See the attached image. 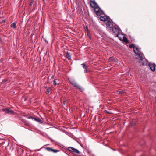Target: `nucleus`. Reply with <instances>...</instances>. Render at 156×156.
<instances>
[{
  "mask_svg": "<svg viewBox=\"0 0 156 156\" xmlns=\"http://www.w3.org/2000/svg\"><path fill=\"white\" fill-rule=\"evenodd\" d=\"M94 11L96 14L98 16H100L102 14L103 11L98 6H96L94 8Z\"/></svg>",
  "mask_w": 156,
  "mask_h": 156,
  "instance_id": "nucleus-1",
  "label": "nucleus"
},
{
  "mask_svg": "<svg viewBox=\"0 0 156 156\" xmlns=\"http://www.w3.org/2000/svg\"><path fill=\"white\" fill-rule=\"evenodd\" d=\"M108 21L106 23L107 27L108 28H109V29L111 30L112 27L114 26L113 24V22L110 18H109Z\"/></svg>",
  "mask_w": 156,
  "mask_h": 156,
  "instance_id": "nucleus-2",
  "label": "nucleus"
},
{
  "mask_svg": "<svg viewBox=\"0 0 156 156\" xmlns=\"http://www.w3.org/2000/svg\"><path fill=\"white\" fill-rule=\"evenodd\" d=\"M112 29L113 32L115 34V35H116L117 34H120L119 29L118 28L117 26H113Z\"/></svg>",
  "mask_w": 156,
  "mask_h": 156,
  "instance_id": "nucleus-3",
  "label": "nucleus"
},
{
  "mask_svg": "<svg viewBox=\"0 0 156 156\" xmlns=\"http://www.w3.org/2000/svg\"><path fill=\"white\" fill-rule=\"evenodd\" d=\"M139 62L141 63L142 65L143 66H147L148 64V61L145 58L141 59Z\"/></svg>",
  "mask_w": 156,
  "mask_h": 156,
  "instance_id": "nucleus-4",
  "label": "nucleus"
},
{
  "mask_svg": "<svg viewBox=\"0 0 156 156\" xmlns=\"http://www.w3.org/2000/svg\"><path fill=\"white\" fill-rule=\"evenodd\" d=\"M2 110L6 114H13L14 113L13 111L9 109L3 108L2 109Z\"/></svg>",
  "mask_w": 156,
  "mask_h": 156,
  "instance_id": "nucleus-5",
  "label": "nucleus"
},
{
  "mask_svg": "<svg viewBox=\"0 0 156 156\" xmlns=\"http://www.w3.org/2000/svg\"><path fill=\"white\" fill-rule=\"evenodd\" d=\"M109 17L106 16H101L100 17V20L102 21H108Z\"/></svg>",
  "mask_w": 156,
  "mask_h": 156,
  "instance_id": "nucleus-6",
  "label": "nucleus"
},
{
  "mask_svg": "<svg viewBox=\"0 0 156 156\" xmlns=\"http://www.w3.org/2000/svg\"><path fill=\"white\" fill-rule=\"evenodd\" d=\"M148 66L150 68V69L152 71L154 72L155 71V67L156 65L155 63H149Z\"/></svg>",
  "mask_w": 156,
  "mask_h": 156,
  "instance_id": "nucleus-7",
  "label": "nucleus"
},
{
  "mask_svg": "<svg viewBox=\"0 0 156 156\" xmlns=\"http://www.w3.org/2000/svg\"><path fill=\"white\" fill-rule=\"evenodd\" d=\"M90 6L93 8H95L96 6L98 5V4L95 2V1H92L90 0Z\"/></svg>",
  "mask_w": 156,
  "mask_h": 156,
  "instance_id": "nucleus-8",
  "label": "nucleus"
},
{
  "mask_svg": "<svg viewBox=\"0 0 156 156\" xmlns=\"http://www.w3.org/2000/svg\"><path fill=\"white\" fill-rule=\"evenodd\" d=\"M134 53L136 54V55L138 56V57H137L138 59H139L140 60L141 59H143V55H142L143 54H142V53L141 54V53H139L138 52H136V51H135L134 52Z\"/></svg>",
  "mask_w": 156,
  "mask_h": 156,
  "instance_id": "nucleus-9",
  "label": "nucleus"
},
{
  "mask_svg": "<svg viewBox=\"0 0 156 156\" xmlns=\"http://www.w3.org/2000/svg\"><path fill=\"white\" fill-rule=\"evenodd\" d=\"M16 147L17 152L18 155L20 154V152H23L24 151L23 149L21 148L18 147L17 146Z\"/></svg>",
  "mask_w": 156,
  "mask_h": 156,
  "instance_id": "nucleus-10",
  "label": "nucleus"
},
{
  "mask_svg": "<svg viewBox=\"0 0 156 156\" xmlns=\"http://www.w3.org/2000/svg\"><path fill=\"white\" fill-rule=\"evenodd\" d=\"M66 57L68 58L69 60L71 59V56L70 53L69 52H67L66 53Z\"/></svg>",
  "mask_w": 156,
  "mask_h": 156,
  "instance_id": "nucleus-11",
  "label": "nucleus"
},
{
  "mask_svg": "<svg viewBox=\"0 0 156 156\" xmlns=\"http://www.w3.org/2000/svg\"><path fill=\"white\" fill-rule=\"evenodd\" d=\"M75 87L76 89H79L81 92H82L83 91V89L80 85L77 84Z\"/></svg>",
  "mask_w": 156,
  "mask_h": 156,
  "instance_id": "nucleus-12",
  "label": "nucleus"
},
{
  "mask_svg": "<svg viewBox=\"0 0 156 156\" xmlns=\"http://www.w3.org/2000/svg\"><path fill=\"white\" fill-rule=\"evenodd\" d=\"M81 65H82V66L83 67L84 69V73H87L88 72V71H87V66H86L84 63L82 64Z\"/></svg>",
  "mask_w": 156,
  "mask_h": 156,
  "instance_id": "nucleus-13",
  "label": "nucleus"
},
{
  "mask_svg": "<svg viewBox=\"0 0 156 156\" xmlns=\"http://www.w3.org/2000/svg\"><path fill=\"white\" fill-rule=\"evenodd\" d=\"M122 41L125 42L126 44H128L129 43V41L128 40L127 38L124 36L123 37V38L122 39Z\"/></svg>",
  "mask_w": 156,
  "mask_h": 156,
  "instance_id": "nucleus-14",
  "label": "nucleus"
},
{
  "mask_svg": "<svg viewBox=\"0 0 156 156\" xmlns=\"http://www.w3.org/2000/svg\"><path fill=\"white\" fill-rule=\"evenodd\" d=\"M129 47L131 48H133L134 52H135V46H134V44H132V43L130 44L129 45Z\"/></svg>",
  "mask_w": 156,
  "mask_h": 156,
  "instance_id": "nucleus-15",
  "label": "nucleus"
},
{
  "mask_svg": "<svg viewBox=\"0 0 156 156\" xmlns=\"http://www.w3.org/2000/svg\"><path fill=\"white\" fill-rule=\"evenodd\" d=\"M16 22H14L13 23L11 24L10 26L11 27L13 28V29H16Z\"/></svg>",
  "mask_w": 156,
  "mask_h": 156,
  "instance_id": "nucleus-16",
  "label": "nucleus"
},
{
  "mask_svg": "<svg viewBox=\"0 0 156 156\" xmlns=\"http://www.w3.org/2000/svg\"><path fill=\"white\" fill-rule=\"evenodd\" d=\"M69 82H70V83L73 86H74V87H76V85L77 84L76 83L73 81H70Z\"/></svg>",
  "mask_w": 156,
  "mask_h": 156,
  "instance_id": "nucleus-17",
  "label": "nucleus"
},
{
  "mask_svg": "<svg viewBox=\"0 0 156 156\" xmlns=\"http://www.w3.org/2000/svg\"><path fill=\"white\" fill-rule=\"evenodd\" d=\"M34 120L37 122H40L41 123H42V122H41V120L40 119L37 118L35 117L34 119Z\"/></svg>",
  "mask_w": 156,
  "mask_h": 156,
  "instance_id": "nucleus-18",
  "label": "nucleus"
},
{
  "mask_svg": "<svg viewBox=\"0 0 156 156\" xmlns=\"http://www.w3.org/2000/svg\"><path fill=\"white\" fill-rule=\"evenodd\" d=\"M136 125V123L135 122L132 121L130 122L129 126H134Z\"/></svg>",
  "mask_w": 156,
  "mask_h": 156,
  "instance_id": "nucleus-19",
  "label": "nucleus"
},
{
  "mask_svg": "<svg viewBox=\"0 0 156 156\" xmlns=\"http://www.w3.org/2000/svg\"><path fill=\"white\" fill-rule=\"evenodd\" d=\"M74 148L73 147H69L68 148V150L70 152H73Z\"/></svg>",
  "mask_w": 156,
  "mask_h": 156,
  "instance_id": "nucleus-20",
  "label": "nucleus"
},
{
  "mask_svg": "<svg viewBox=\"0 0 156 156\" xmlns=\"http://www.w3.org/2000/svg\"><path fill=\"white\" fill-rule=\"evenodd\" d=\"M8 80V79L7 78L5 79L2 80V81L1 82L2 84H3L5 83Z\"/></svg>",
  "mask_w": 156,
  "mask_h": 156,
  "instance_id": "nucleus-21",
  "label": "nucleus"
},
{
  "mask_svg": "<svg viewBox=\"0 0 156 156\" xmlns=\"http://www.w3.org/2000/svg\"><path fill=\"white\" fill-rule=\"evenodd\" d=\"M45 149L49 151H52L53 149L52 148L50 147H45Z\"/></svg>",
  "mask_w": 156,
  "mask_h": 156,
  "instance_id": "nucleus-22",
  "label": "nucleus"
},
{
  "mask_svg": "<svg viewBox=\"0 0 156 156\" xmlns=\"http://www.w3.org/2000/svg\"><path fill=\"white\" fill-rule=\"evenodd\" d=\"M51 90V88L50 87H49L46 90V93L47 94H48L50 91Z\"/></svg>",
  "mask_w": 156,
  "mask_h": 156,
  "instance_id": "nucleus-23",
  "label": "nucleus"
},
{
  "mask_svg": "<svg viewBox=\"0 0 156 156\" xmlns=\"http://www.w3.org/2000/svg\"><path fill=\"white\" fill-rule=\"evenodd\" d=\"M73 152H74L76 153L80 154V152L77 149L74 148Z\"/></svg>",
  "mask_w": 156,
  "mask_h": 156,
  "instance_id": "nucleus-24",
  "label": "nucleus"
},
{
  "mask_svg": "<svg viewBox=\"0 0 156 156\" xmlns=\"http://www.w3.org/2000/svg\"><path fill=\"white\" fill-rule=\"evenodd\" d=\"M87 35L88 36V37L90 39H91V35L90 34V33L89 32V31H88L87 32Z\"/></svg>",
  "mask_w": 156,
  "mask_h": 156,
  "instance_id": "nucleus-25",
  "label": "nucleus"
},
{
  "mask_svg": "<svg viewBox=\"0 0 156 156\" xmlns=\"http://www.w3.org/2000/svg\"><path fill=\"white\" fill-rule=\"evenodd\" d=\"M34 0H32L31 2L30 3L29 5L30 6H31L34 3Z\"/></svg>",
  "mask_w": 156,
  "mask_h": 156,
  "instance_id": "nucleus-26",
  "label": "nucleus"
},
{
  "mask_svg": "<svg viewBox=\"0 0 156 156\" xmlns=\"http://www.w3.org/2000/svg\"><path fill=\"white\" fill-rule=\"evenodd\" d=\"M60 151V150H55L52 149V152H53L54 153H57V152H58Z\"/></svg>",
  "mask_w": 156,
  "mask_h": 156,
  "instance_id": "nucleus-27",
  "label": "nucleus"
},
{
  "mask_svg": "<svg viewBox=\"0 0 156 156\" xmlns=\"http://www.w3.org/2000/svg\"><path fill=\"white\" fill-rule=\"evenodd\" d=\"M119 34H116V37H118L119 38V40H120V41H122V39L121 37H120L119 36Z\"/></svg>",
  "mask_w": 156,
  "mask_h": 156,
  "instance_id": "nucleus-28",
  "label": "nucleus"
},
{
  "mask_svg": "<svg viewBox=\"0 0 156 156\" xmlns=\"http://www.w3.org/2000/svg\"><path fill=\"white\" fill-rule=\"evenodd\" d=\"M109 62H112L114 61V59L112 57L108 59Z\"/></svg>",
  "mask_w": 156,
  "mask_h": 156,
  "instance_id": "nucleus-29",
  "label": "nucleus"
},
{
  "mask_svg": "<svg viewBox=\"0 0 156 156\" xmlns=\"http://www.w3.org/2000/svg\"><path fill=\"white\" fill-rule=\"evenodd\" d=\"M85 30L87 31V32L89 31L88 30V27L86 26V27L84 28Z\"/></svg>",
  "mask_w": 156,
  "mask_h": 156,
  "instance_id": "nucleus-30",
  "label": "nucleus"
},
{
  "mask_svg": "<svg viewBox=\"0 0 156 156\" xmlns=\"http://www.w3.org/2000/svg\"><path fill=\"white\" fill-rule=\"evenodd\" d=\"M53 82L54 85L56 86L57 85L56 81L55 80H53Z\"/></svg>",
  "mask_w": 156,
  "mask_h": 156,
  "instance_id": "nucleus-31",
  "label": "nucleus"
},
{
  "mask_svg": "<svg viewBox=\"0 0 156 156\" xmlns=\"http://www.w3.org/2000/svg\"><path fill=\"white\" fill-rule=\"evenodd\" d=\"M66 100H65L63 101L62 104L65 105L66 104Z\"/></svg>",
  "mask_w": 156,
  "mask_h": 156,
  "instance_id": "nucleus-32",
  "label": "nucleus"
},
{
  "mask_svg": "<svg viewBox=\"0 0 156 156\" xmlns=\"http://www.w3.org/2000/svg\"><path fill=\"white\" fill-rule=\"evenodd\" d=\"M135 49L136 50L138 51H139V48H138L136 47L135 46Z\"/></svg>",
  "mask_w": 156,
  "mask_h": 156,
  "instance_id": "nucleus-33",
  "label": "nucleus"
},
{
  "mask_svg": "<svg viewBox=\"0 0 156 156\" xmlns=\"http://www.w3.org/2000/svg\"><path fill=\"white\" fill-rule=\"evenodd\" d=\"M23 152H20V154H19V155L20 156H22V155H23Z\"/></svg>",
  "mask_w": 156,
  "mask_h": 156,
  "instance_id": "nucleus-34",
  "label": "nucleus"
},
{
  "mask_svg": "<svg viewBox=\"0 0 156 156\" xmlns=\"http://www.w3.org/2000/svg\"><path fill=\"white\" fill-rule=\"evenodd\" d=\"M5 22V20H3L1 22V23L2 24H4Z\"/></svg>",
  "mask_w": 156,
  "mask_h": 156,
  "instance_id": "nucleus-35",
  "label": "nucleus"
},
{
  "mask_svg": "<svg viewBox=\"0 0 156 156\" xmlns=\"http://www.w3.org/2000/svg\"><path fill=\"white\" fill-rule=\"evenodd\" d=\"M123 93V91H119V94H122Z\"/></svg>",
  "mask_w": 156,
  "mask_h": 156,
  "instance_id": "nucleus-36",
  "label": "nucleus"
},
{
  "mask_svg": "<svg viewBox=\"0 0 156 156\" xmlns=\"http://www.w3.org/2000/svg\"><path fill=\"white\" fill-rule=\"evenodd\" d=\"M25 125L27 126H29L30 125L28 123H25Z\"/></svg>",
  "mask_w": 156,
  "mask_h": 156,
  "instance_id": "nucleus-37",
  "label": "nucleus"
},
{
  "mask_svg": "<svg viewBox=\"0 0 156 156\" xmlns=\"http://www.w3.org/2000/svg\"><path fill=\"white\" fill-rule=\"evenodd\" d=\"M105 111H106V112L107 113H108V114H110V113H111V112H109L108 111H106V110H105Z\"/></svg>",
  "mask_w": 156,
  "mask_h": 156,
  "instance_id": "nucleus-38",
  "label": "nucleus"
},
{
  "mask_svg": "<svg viewBox=\"0 0 156 156\" xmlns=\"http://www.w3.org/2000/svg\"><path fill=\"white\" fill-rule=\"evenodd\" d=\"M3 61V59L1 58V59H0V63L2 62Z\"/></svg>",
  "mask_w": 156,
  "mask_h": 156,
  "instance_id": "nucleus-39",
  "label": "nucleus"
},
{
  "mask_svg": "<svg viewBox=\"0 0 156 156\" xmlns=\"http://www.w3.org/2000/svg\"><path fill=\"white\" fill-rule=\"evenodd\" d=\"M28 118L29 119H31L32 118V117L31 116H30L28 117Z\"/></svg>",
  "mask_w": 156,
  "mask_h": 156,
  "instance_id": "nucleus-40",
  "label": "nucleus"
},
{
  "mask_svg": "<svg viewBox=\"0 0 156 156\" xmlns=\"http://www.w3.org/2000/svg\"><path fill=\"white\" fill-rule=\"evenodd\" d=\"M80 144V145H81V146L83 148H84V147L82 145V144Z\"/></svg>",
  "mask_w": 156,
  "mask_h": 156,
  "instance_id": "nucleus-41",
  "label": "nucleus"
},
{
  "mask_svg": "<svg viewBox=\"0 0 156 156\" xmlns=\"http://www.w3.org/2000/svg\"><path fill=\"white\" fill-rule=\"evenodd\" d=\"M35 118V117H32V118L31 119H33L34 120V119Z\"/></svg>",
  "mask_w": 156,
  "mask_h": 156,
  "instance_id": "nucleus-42",
  "label": "nucleus"
},
{
  "mask_svg": "<svg viewBox=\"0 0 156 156\" xmlns=\"http://www.w3.org/2000/svg\"><path fill=\"white\" fill-rule=\"evenodd\" d=\"M26 122L25 120H24V122Z\"/></svg>",
  "mask_w": 156,
  "mask_h": 156,
  "instance_id": "nucleus-43",
  "label": "nucleus"
},
{
  "mask_svg": "<svg viewBox=\"0 0 156 156\" xmlns=\"http://www.w3.org/2000/svg\"><path fill=\"white\" fill-rule=\"evenodd\" d=\"M14 147H12V150L13 149V148H14Z\"/></svg>",
  "mask_w": 156,
  "mask_h": 156,
  "instance_id": "nucleus-44",
  "label": "nucleus"
},
{
  "mask_svg": "<svg viewBox=\"0 0 156 156\" xmlns=\"http://www.w3.org/2000/svg\"><path fill=\"white\" fill-rule=\"evenodd\" d=\"M155 99H156V97H155Z\"/></svg>",
  "mask_w": 156,
  "mask_h": 156,
  "instance_id": "nucleus-45",
  "label": "nucleus"
},
{
  "mask_svg": "<svg viewBox=\"0 0 156 156\" xmlns=\"http://www.w3.org/2000/svg\"><path fill=\"white\" fill-rule=\"evenodd\" d=\"M42 1H44L45 0H42Z\"/></svg>",
  "mask_w": 156,
  "mask_h": 156,
  "instance_id": "nucleus-46",
  "label": "nucleus"
},
{
  "mask_svg": "<svg viewBox=\"0 0 156 156\" xmlns=\"http://www.w3.org/2000/svg\"><path fill=\"white\" fill-rule=\"evenodd\" d=\"M121 34L122 35H123V34L122 33H121Z\"/></svg>",
  "mask_w": 156,
  "mask_h": 156,
  "instance_id": "nucleus-47",
  "label": "nucleus"
}]
</instances>
